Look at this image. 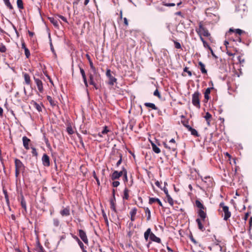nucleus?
I'll return each instance as SVG.
<instances>
[{"label": "nucleus", "instance_id": "57", "mask_svg": "<svg viewBox=\"0 0 252 252\" xmlns=\"http://www.w3.org/2000/svg\"><path fill=\"white\" fill-rule=\"evenodd\" d=\"M120 182L114 180L112 183V186L113 187H117L120 185Z\"/></svg>", "mask_w": 252, "mask_h": 252}, {"label": "nucleus", "instance_id": "13", "mask_svg": "<svg viewBox=\"0 0 252 252\" xmlns=\"http://www.w3.org/2000/svg\"><path fill=\"white\" fill-rule=\"evenodd\" d=\"M23 75L24 77L25 83L29 86H31L32 85V81L31 80L30 76L29 74L27 73L23 72Z\"/></svg>", "mask_w": 252, "mask_h": 252}, {"label": "nucleus", "instance_id": "64", "mask_svg": "<svg viewBox=\"0 0 252 252\" xmlns=\"http://www.w3.org/2000/svg\"><path fill=\"white\" fill-rule=\"evenodd\" d=\"M123 180H124V182H127V181H128L127 171L125 173V174L123 176Z\"/></svg>", "mask_w": 252, "mask_h": 252}, {"label": "nucleus", "instance_id": "9", "mask_svg": "<svg viewBox=\"0 0 252 252\" xmlns=\"http://www.w3.org/2000/svg\"><path fill=\"white\" fill-rule=\"evenodd\" d=\"M78 232H79V236L80 237V238L81 239V240L86 244H88L89 243V240H88V237H87L86 232L82 229H79L78 230Z\"/></svg>", "mask_w": 252, "mask_h": 252}, {"label": "nucleus", "instance_id": "11", "mask_svg": "<svg viewBox=\"0 0 252 252\" xmlns=\"http://www.w3.org/2000/svg\"><path fill=\"white\" fill-rule=\"evenodd\" d=\"M42 161L43 165L45 166H49L50 165L49 157L46 154H44L42 157Z\"/></svg>", "mask_w": 252, "mask_h": 252}, {"label": "nucleus", "instance_id": "10", "mask_svg": "<svg viewBox=\"0 0 252 252\" xmlns=\"http://www.w3.org/2000/svg\"><path fill=\"white\" fill-rule=\"evenodd\" d=\"M60 213L63 217L69 216L70 215L69 206L63 207V209L60 211Z\"/></svg>", "mask_w": 252, "mask_h": 252}, {"label": "nucleus", "instance_id": "17", "mask_svg": "<svg viewBox=\"0 0 252 252\" xmlns=\"http://www.w3.org/2000/svg\"><path fill=\"white\" fill-rule=\"evenodd\" d=\"M115 202V197H112L110 200V208L113 211H114L115 213H117Z\"/></svg>", "mask_w": 252, "mask_h": 252}, {"label": "nucleus", "instance_id": "61", "mask_svg": "<svg viewBox=\"0 0 252 252\" xmlns=\"http://www.w3.org/2000/svg\"><path fill=\"white\" fill-rule=\"evenodd\" d=\"M80 1V0H74L73 2V6L74 8H77V5H78Z\"/></svg>", "mask_w": 252, "mask_h": 252}, {"label": "nucleus", "instance_id": "48", "mask_svg": "<svg viewBox=\"0 0 252 252\" xmlns=\"http://www.w3.org/2000/svg\"><path fill=\"white\" fill-rule=\"evenodd\" d=\"M110 130L108 129V127L107 126H105L103 127V129L101 131V133L102 134H106Z\"/></svg>", "mask_w": 252, "mask_h": 252}, {"label": "nucleus", "instance_id": "41", "mask_svg": "<svg viewBox=\"0 0 252 252\" xmlns=\"http://www.w3.org/2000/svg\"><path fill=\"white\" fill-rule=\"evenodd\" d=\"M53 224L55 226L58 227L60 225V221L57 218H54L53 220Z\"/></svg>", "mask_w": 252, "mask_h": 252}, {"label": "nucleus", "instance_id": "26", "mask_svg": "<svg viewBox=\"0 0 252 252\" xmlns=\"http://www.w3.org/2000/svg\"><path fill=\"white\" fill-rule=\"evenodd\" d=\"M3 2L4 3L6 6L10 10H12L14 9V8L12 5L11 4L9 0H3Z\"/></svg>", "mask_w": 252, "mask_h": 252}, {"label": "nucleus", "instance_id": "34", "mask_svg": "<svg viewBox=\"0 0 252 252\" xmlns=\"http://www.w3.org/2000/svg\"><path fill=\"white\" fill-rule=\"evenodd\" d=\"M17 5L19 9H23L24 8L22 0H17Z\"/></svg>", "mask_w": 252, "mask_h": 252}, {"label": "nucleus", "instance_id": "40", "mask_svg": "<svg viewBox=\"0 0 252 252\" xmlns=\"http://www.w3.org/2000/svg\"><path fill=\"white\" fill-rule=\"evenodd\" d=\"M66 131H67V133H68V134H69V135H71L73 133H74V131H73L71 126H67V127L66 128Z\"/></svg>", "mask_w": 252, "mask_h": 252}, {"label": "nucleus", "instance_id": "45", "mask_svg": "<svg viewBox=\"0 0 252 252\" xmlns=\"http://www.w3.org/2000/svg\"><path fill=\"white\" fill-rule=\"evenodd\" d=\"M154 95L155 96H157L158 98H161V95H160L158 89H157L154 91Z\"/></svg>", "mask_w": 252, "mask_h": 252}, {"label": "nucleus", "instance_id": "23", "mask_svg": "<svg viewBox=\"0 0 252 252\" xmlns=\"http://www.w3.org/2000/svg\"><path fill=\"white\" fill-rule=\"evenodd\" d=\"M110 178L112 180L114 181L115 180L119 179L120 177L118 175V171L115 170L112 174L110 175Z\"/></svg>", "mask_w": 252, "mask_h": 252}, {"label": "nucleus", "instance_id": "63", "mask_svg": "<svg viewBox=\"0 0 252 252\" xmlns=\"http://www.w3.org/2000/svg\"><path fill=\"white\" fill-rule=\"evenodd\" d=\"M238 60L240 63H241V64L245 62V60L244 59H242V57L240 56H239L238 57Z\"/></svg>", "mask_w": 252, "mask_h": 252}, {"label": "nucleus", "instance_id": "53", "mask_svg": "<svg viewBox=\"0 0 252 252\" xmlns=\"http://www.w3.org/2000/svg\"><path fill=\"white\" fill-rule=\"evenodd\" d=\"M93 177L95 179L96 182H97V184L98 185H100V182H99V180L98 178V177H97L96 174H95V172L94 171L93 172Z\"/></svg>", "mask_w": 252, "mask_h": 252}, {"label": "nucleus", "instance_id": "31", "mask_svg": "<svg viewBox=\"0 0 252 252\" xmlns=\"http://www.w3.org/2000/svg\"><path fill=\"white\" fill-rule=\"evenodd\" d=\"M33 105L38 112L42 111V107L43 106L42 104H38L35 101H34L33 103Z\"/></svg>", "mask_w": 252, "mask_h": 252}, {"label": "nucleus", "instance_id": "1", "mask_svg": "<svg viewBox=\"0 0 252 252\" xmlns=\"http://www.w3.org/2000/svg\"><path fill=\"white\" fill-rule=\"evenodd\" d=\"M195 206L198 208L197 211L198 216L199 218H197L196 220V221L197 223L198 229L203 231L205 230L204 227L202 224V222L205 221L207 217L206 214V207L198 199L195 200Z\"/></svg>", "mask_w": 252, "mask_h": 252}, {"label": "nucleus", "instance_id": "24", "mask_svg": "<svg viewBox=\"0 0 252 252\" xmlns=\"http://www.w3.org/2000/svg\"><path fill=\"white\" fill-rule=\"evenodd\" d=\"M198 65L200 66V69L201 72L203 74H206L207 71V70L205 69V66L204 64L202 63L201 62H199L198 63Z\"/></svg>", "mask_w": 252, "mask_h": 252}, {"label": "nucleus", "instance_id": "5", "mask_svg": "<svg viewBox=\"0 0 252 252\" xmlns=\"http://www.w3.org/2000/svg\"><path fill=\"white\" fill-rule=\"evenodd\" d=\"M200 93L198 91L195 92L192 95V103L197 108H200Z\"/></svg>", "mask_w": 252, "mask_h": 252}, {"label": "nucleus", "instance_id": "44", "mask_svg": "<svg viewBox=\"0 0 252 252\" xmlns=\"http://www.w3.org/2000/svg\"><path fill=\"white\" fill-rule=\"evenodd\" d=\"M211 118L212 115L210 113H206L205 115L204 116V118L205 119L206 121H209V120H211Z\"/></svg>", "mask_w": 252, "mask_h": 252}, {"label": "nucleus", "instance_id": "43", "mask_svg": "<svg viewBox=\"0 0 252 252\" xmlns=\"http://www.w3.org/2000/svg\"><path fill=\"white\" fill-rule=\"evenodd\" d=\"M89 81L90 85H94V80L93 75L91 73L89 74Z\"/></svg>", "mask_w": 252, "mask_h": 252}, {"label": "nucleus", "instance_id": "6", "mask_svg": "<svg viewBox=\"0 0 252 252\" xmlns=\"http://www.w3.org/2000/svg\"><path fill=\"white\" fill-rule=\"evenodd\" d=\"M169 143L170 144H173L172 146H170L169 144H168L166 143H163V145L164 147L168 149L169 151H172L174 153H175V154L176 155L177 154V144H176L175 140L174 139L172 138L169 141Z\"/></svg>", "mask_w": 252, "mask_h": 252}, {"label": "nucleus", "instance_id": "60", "mask_svg": "<svg viewBox=\"0 0 252 252\" xmlns=\"http://www.w3.org/2000/svg\"><path fill=\"white\" fill-rule=\"evenodd\" d=\"M163 5H164V6H166L171 7V6H174L175 5V4L174 3H165V2H163Z\"/></svg>", "mask_w": 252, "mask_h": 252}, {"label": "nucleus", "instance_id": "49", "mask_svg": "<svg viewBox=\"0 0 252 252\" xmlns=\"http://www.w3.org/2000/svg\"><path fill=\"white\" fill-rule=\"evenodd\" d=\"M102 216H103V218L104 219V220H105V222L106 224L107 225H108V219H107L106 214H105V213L104 212V211H102Z\"/></svg>", "mask_w": 252, "mask_h": 252}, {"label": "nucleus", "instance_id": "42", "mask_svg": "<svg viewBox=\"0 0 252 252\" xmlns=\"http://www.w3.org/2000/svg\"><path fill=\"white\" fill-rule=\"evenodd\" d=\"M181 123L183 125V126L185 127H186L188 129H189V127H190V126H189V122H188V121H182Z\"/></svg>", "mask_w": 252, "mask_h": 252}, {"label": "nucleus", "instance_id": "38", "mask_svg": "<svg viewBox=\"0 0 252 252\" xmlns=\"http://www.w3.org/2000/svg\"><path fill=\"white\" fill-rule=\"evenodd\" d=\"M173 41L174 43V46H175V48L178 49H182V50L181 44L179 42H178L176 40H173Z\"/></svg>", "mask_w": 252, "mask_h": 252}, {"label": "nucleus", "instance_id": "12", "mask_svg": "<svg viewBox=\"0 0 252 252\" xmlns=\"http://www.w3.org/2000/svg\"><path fill=\"white\" fill-rule=\"evenodd\" d=\"M23 146L26 150H29V144L31 142V140L27 136H25L22 138Z\"/></svg>", "mask_w": 252, "mask_h": 252}, {"label": "nucleus", "instance_id": "15", "mask_svg": "<svg viewBox=\"0 0 252 252\" xmlns=\"http://www.w3.org/2000/svg\"><path fill=\"white\" fill-rule=\"evenodd\" d=\"M48 20L53 25V26L57 29H59V24L58 20L55 17H48Z\"/></svg>", "mask_w": 252, "mask_h": 252}, {"label": "nucleus", "instance_id": "21", "mask_svg": "<svg viewBox=\"0 0 252 252\" xmlns=\"http://www.w3.org/2000/svg\"><path fill=\"white\" fill-rule=\"evenodd\" d=\"M229 32H235L236 34H238L239 35H241V34L243 33H245V32L239 29H233L232 28H230L229 30Z\"/></svg>", "mask_w": 252, "mask_h": 252}, {"label": "nucleus", "instance_id": "20", "mask_svg": "<svg viewBox=\"0 0 252 252\" xmlns=\"http://www.w3.org/2000/svg\"><path fill=\"white\" fill-rule=\"evenodd\" d=\"M129 192H130V190L128 189V188H125V189L124 190L123 195V200H127L129 199Z\"/></svg>", "mask_w": 252, "mask_h": 252}, {"label": "nucleus", "instance_id": "54", "mask_svg": "<svg viewBox=\"0 0 252 252\" xmlns=\"http://www.w3.org/2000/svg\"><path fill=\"white\" fill-rule=\"evenodd\" d=\"M189 238L191 241L195 245H197L198 242L195 240V239L193 238V236L191 235L189 236Z\"/></svg>", "mask_w": 252, "mask_h": 252}, {"label": "nucleus", "instance_id": "19", "mask_svg": "<svg viewBox=\"0 0 252 252\" xmlns=\"http://www.w3.org/2000/svg\"><path fill=\"white\" fill-rule=\"evenodd\" d=\"M157 202V203L159 204V205L161 207H162V203L160 201V200L158 198H153L150 197L149 198V203L150 204H152L153 203Z\"/></svg>", "mask_w": 252, "mask_h": 252}, {"label": "nucleus", "instance_id": "62", "mask_svg": "<svg viewBox=\"0 0 252 252\" xmlns=\"http://www.w3.org/2000/svg\"><path fill=\"white\" fill-rule=\"evenodd\" d=\"M3 192L4 193V197L5 198V199L6 200H8V193H7V191L6 189H3Z\"/></svg>", "mask_w": 252, "mask_h": 252}, {"label": "nucleus", "instance_id": "4", "mask_svg": "<svg viewBox=\"0 0 252 252\" xmlns=\"http://www.w3.org/2000/svg\"><path fill=\"white\" fill-rule=\"evenodd\" d=\"M15 168V177L17 178L20 172L24 173L26 167L23 162L19 159L15 158L14 159Z\"/></svg>", "mask_w": 252, "mask_h": 252}, {"label": "nucleus", "instance_id": "50", "mask_svg": "<svg viewBox=\"0 0 252 252\" xmlns=\"http://www.w3.org/2000/svg\"><path fill=\"white\" fill-rule=\"evenodd\" d=\"M24 51H25V54L26 56V58L28 59L29 58V57H30V55H31L30 50L28 48H26L24 50Z\"/></svg>", "mask_w": 252, "mask_h": 252}, {"label": "nucleus", "instance_id": "37", "mask_svg": "<svg viewBox=\"0 0 252 252\" xmlns=\"http://www.w3.org/2000/svg\"><path fill=\"white\" fill-rule=\"evenodd\" d=\"M137 208L134 207V208H133L131 210V211L129 212V214H130L131 217L135 216V215H136V214L137 213Z\"/></svg>", "mask_w": 252, "mask_h": 252}, {"label": "nucleus", "instance_id": "51", "mask_svg": "<svg viewBox=\"0 0 252 252\" xmlns=\"http://www.w3.org/2000/svg\"><path fill=\"white\" fill-rule=\"evenodd\" d=\"M32 155L34 156H37L38 155V153L36 151V150L34 147L32 148Z\"/></svg>", "mask_w": 252, "mask_h": 252}, {"label": "nucleus", "instance_id": "3", "mask_svg": "<svg viewBox=\"0 0 252 252\" xmlns=\"http://www.w3.org/2000/svg\"><path fill=\"white\" fill-rule=\"evenodd\" d=\"M219 207L222 209L221 210L219 209V212L220 215L223 218V220H227L231 216V213L229 211L228 206L225 205L223 202L219 204Z\"/></svg>", "mask_w": 252, "mask_h": 252}, {"label": "nucleus", "instance_id": "16", "mask_svg": "<svg viewBox=\"0 0 252 252\" xmlns=\"http://www.w3.org/2000/svg\"><path fill=\"white\" fill-rule=\"evenodd\" d=\"M200 40L202 42L203 46L206 48H208L212 54V55L213 56H215V54L213 52V51L212 49V48L209 45V44L207 43V42L204 40V39L203 38V37H200Z\"/></svg>", "mask_w": 252, "mask_h": 252}, {"label": "nucleus", "instance_id": "25", "mask_svg": "<svg viewBox=\"0 0 252 252\" xmlns=\"http://www.w3.org/2000/svg\"><path fill=\"white\" fill-rule=\"evenodd\" d=\"M152 149L153 151L156 154H159L160 153V149L154 143H151Z\"/></svg>", "mask_w": 252, "mask_h": 252}, {"label": "nucleus", "instance_id": "29", "mask_svg": "<svg viewBox=\"0 0 252 252\" xmlns=\"http://www.w3.org/2000/svg\"><path fill=\"white\" fill-rule=\"evenodd\" d=\"M21 205L22 207L24 209L25 212H27V205L26 201L23 196L21 197Z\"/></svg>", "mask_w": 252, "mask_h": 252}, {"label": "nucleus", "instance_id": "46", "mask_svg": "<svg viewBox=\"0 0 252 252\" xmlns=\"http://www.w3.org/2000/svg\"><path fill=\"white\" fill-rule=\"evenodd\" d=\"M79 68H80V73L82 75L83 79H84V78H87L84 70L81 67H79Z\"/></svg>", "mask_w": 252, "mask_h": 252}, {"label": "nucleus", "instance_id": "14", "mask_svg": "<svg viewBox=\"0 0 252 252\" xmlns=\"http://www.w3.org/2000/svg\"><path fill=\"white\" fill-rule=\"evenodd\" d=\"M214 89V88H208L205 90L204 93V101L207 102L208 100L210 98V94L211 93V90Z\"/></svg>", "mask_w": 252, "mask_h": 252}, {"label": "nucleus", "instance_id": "47", "mask_svg": "<svg viewBox=\"0 0 252 252\" xmlns=\"http://www.w3.org/2000/svg\"><path fill=\"white\" fill-rule=\"evenodd\" d=\"M120 159L116 163V167H119L120 165L122 163V155L121 154H120L119 155Z\"/></svg>", "mask_w": 252, "mask_h": 252}, {"label": "nucleus", "instance_id": "56", "mask_svg": "<svg viewBox=\"0 0 252 252\" xmlns=\"http://www.w3.org/2000/svg\"><path fill=\"white\" fill-rule=\"evenodd\" d=\"M38 252H46L45 251L44 248H43V247L39 243H38Z\"/></svg>", "mask_w": 252, "mask_h": 252}, {"label": "nucleus", "instance_id": "22", "mask_svg": "<svg viewBox=\"0 0 252 252\" xmlns=\"http://www.w3.org/2000/svg\"><path fill=\"white\" fill-rule=\"evenodd\" d=\"M47 99L52 106L54 107L57 105V102L53 99L51 96L47 95Z\"/></svg>", "mask_w": 252, "mask_h": 252}, {"label": "nucleus", "instance_id": "58", "mask_svg": "<svg viewBox=\"0 0 252 252\" xmlns=\"http://www.w3.org/2000/svg\"><path fill=\"white\" fill-rule=\"evenodd\" d=\"M89 64H90V66L91 67V68L94 71V72H95L96 71V69H95V67L94 66V64H93V62L92 61H90V62H89Z\"/></svg>", "mask_w": 252, "mask_h": 252}, {"label": "nucleus", "instance_id": "55", "mask_svg": "<svg viewBox=\"0 0 252 252\" xmlns=\"http://www.w3.org/2000/svg\"><path fill=\"white\" fill-rule=\"evenodd\" d=\"M184 71L188 73L189 76H191L192 75L191 72L189 70V67H186L184 69Z\"/></svg>", "mask_w": 252, "mask_h": 252}, {"label": "nucleus", "instance_id": "36", "mask_svg": "<svg viewBox=\"0 0 252 252\" xmlns=\"http://www.w3.org/2000/svg\"><path fill=\"white\" fill-rule=\"evenodd\" d=\"M166 199L168 203L171 205L173 206L174 204V200L171 197L169 194H167V196H166Z\"/></svg>", "mask_w": 252, "mask_h": 252}, {"label": "nucleus", "instance_id": "30", "mask_svg": "<svg viewBox=\"0 0 252 252\" xmlns=\"http://www.w3.org/2000/svg\"><path fill=\"white\" fill-rule=\"evenodd\" d=\"M189 131L191 134V135L195 136V137H199L200 135L198 134L197 130L193 128H192L191 126L189 127V129H188Z\"/></svg>", "mask_w": 252, "mask_h": 252}, {"label": "nucleus", "instance_id": "28", "mask_svg": "<svg viewBox=\"0 0 252 252\" xmlns=\"http://www.w3.org/2000/svg\"><path fill=\"white\" fill-rule=\"evenodd\" d=\"M151 229L149 228L144 233V238L146 241H148L149 237L150 238Z\"/></svg>", "mask_w": 252, "mask_h": 252}, {"label": "nucleus", "instance_id": "27", "mask_svg": "<svg viewBox=\"0 0 252 252\" xmlns=\"http://www.w3.org/2000/svg\"><path fill=\"white\" fill-rule=\"evenodd\" d=\"M144 105L147 107L151 108L154 110H158V108L155 105V104L150 102H146L144 103Z\"/></svg>", "mask_w": 252, "mask_h": 252}, {"label": "nucleus", "instance_id": "35", "mask_svg": "<svg viewBox=\"0 0 252 252\" xmlns=\"http://www.w3.org/2000/svg\"><path fill=\"white\" fill-rule=\"evenodd\" d=\"M6 51L7 48L6 46L2 43H0V52L4 53L6 52Z\"/></svg>", "mask_w": 252, "mask_h": 252}, {"label": "nucleus", "instance_id": "2", "mask_svg": "<svg viewBox=\"0 0 252 252\" xmlns=\"http://www.w3.org/2000/svg\"><path fill=\"white\" fill-rule=\"evenodd\" d=\"M195 31L199 36V38L203 37V36L209 38L211 37V34L205 27V25L203 21H199L198 22V28H196L195 29Z\"/></svg>", "mask_w": 252, "mask_h": 252}, {"label": "nucleus", "instance_id": "7", "mask_svg": "<svg viewBox=\"0 0 252 252\" xmlns=\"http://www.w3.org/2000/svg\"><path fill=\"white\" fill-rule=\"evenodd\" d=\"M106 75L108 78L109 81L108 84L109 85L113 86L114 83L117 82V79L114 76H113L111 74V70L110 69H107L106 72Z\"/></svg>", "mask_w": 252, "mask_h": 252}, {"label": "nucleus", "instance_id": "33", "mask_svg": "<svg viewBox=\"0 0 252 252\" xmlns=\"http://www.w3.org/2000/svg\"><path fill=\"white\" fill-rule=\"evenodd\" d=\"M145 212L147 215V220H149L151 219V211L148 208H145Z\"/></svg>", "mask_w": 252, "mask_h": 252}, {"label": "nucleus", "instance_id": "39", "mask_svg": "<svg viewBox=\"0 0 252 252\" xmlns=\"http://www.w3.org/2000/svg\"><path fill=\"white\" fill-rule=\"evenodd\" d=\"M126 171H127L126 169L124 167H123L122 170H121L120 172H118L119 177H120L122 176H124V175L125 174V173Z\"/></svg>", "mask_w": 252, "mask_h": 252}, {"label": "nucleus", "instance_id": "59", "mask_svg": "<svg viewBox=\"0 0 252 252\" xmlns=\"http://www.w3.org/2000/svg\"><path fill=\"white\" fill-rule=\"evenodd\" d=\"M214 247L216 249H219V250L220 251H222V247L218 244H216L214 245Z\"/></svg>", "mask_w": 252, "mask_h": 252}, {"label": "nucleus", "instance_id": "18", "mask_svg": "<svg viewBox=\"0 0 252 252\" xmlns=\"http://www.w3.org/2000/svg\"><path fill=\"white\" fill-rule=\"evenodd\" d=\"M150 240L158 243H161V239L157 237L152 231H151Z\"/></svg>", "mask_w": 252, "mask_h": 252}, {"label": "nucleus", "instance_id": "8", "mask_svg": "<svg viewBox=\"0 0 252 252\" xmlns=\"http://www.w3.org/2000/svg\"><path fill=\"white\" fill-rule=\"evenodd\" d=\"M33 78L35 84L36 85L39 92L42 93L44 91V88L42 81L39 78H36L35 76H33Z\"/></svg>", "mask_w": 252, "mask_h": 252}, {"label": "nucleus", "instance_id": "52", "mask_svg": "<svg viewBox=\"0 0 252 252\" xmlns=\"http://www.w3.org/2000/svg\"><path fill=\"white\" fill-rule=\"evenodd\" d=\"M56 16L58 17L59 18L62 19L63 21L65 22V23H67V19L65 17L59 14H57Z\"/></svg>", "mask_w": 252, "mask_h": 252}, {"label": "nucleus", "instance_id": "32", "mask_svg": "<svg viewBox=\"0 0 252 252\" xmlns=\"http://www.w3.org/2000/svg\"><path fill=\"white\" fill-rule=\"evenodd\" d=\"M202 181L205 183H207V185L210 186L212 184V179L210 177H205L204 179L202 178Z\"/></svg>", "mask_w": 252, "mask_h": 252}]
</instances>
